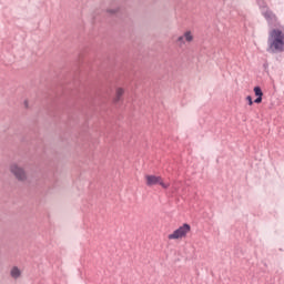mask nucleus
Returning a JSON list of instances; mask_svg holds the SVG:
<instances>
[{
    "label": "nucleus",
    "mask_w": 284,
    "mask_h": 284,
    "mask_svg": "<svg viewBox=\"0 0 284 284\" xmlns=\"http://www.w3.org/2000/svg\"><path fill=\"white\" fill-rule=\"evenodd\" d=\"M146 185L149 187H152V185H161L163 190H168V187H170V184L164 183L163 179L156 175H146Z\"/></svg>",
    "instance_id": "4"
},
{
    "label": "nucleus",
    "mask_w": 284,
    "mask_h": 284,
    "mask_svg": "<svg viewBox=\"0 0 284 284\" xmlns=\"http://www.w3.org/2000/svg\"><path fill=\"white\" fill-rule=\"evenodd\" d=\"M184 39H185V38H184L183 36H181V37L178 38V41L183 42Z\"/></svg>",
    "instance_id": "13"
},
{
    "label": "nucleus",
    "mask_w": 284,
    "mask_h": 284,
    "mask_svg": "<svg viewBox=\"0 0 284 284\" xmlns=\"http://www.w3.org/2000/svg\"><path fill=\"white\" fill-rule=\"evenodd\" d=\"M247 105H254V100L252 99V95L246 97Z\"/></svg>",
    "instance_id": "12"
},
{
    "label": "nucleus",
    "mask_w": 284,
    "mask_h": 284,
    "mask_svg": "<svg viewBox=\"0 0 284 284\" xmlns=\"http://www.w3.org/2000/svg\"><path fill=\"white\" fill-rule=\"evenodd\" d=\"M19 276H21V271L19 270V267L14 266L11 270V277L12 278H19Z\"/></svg>",
    "instance_id": "7"
},
{
    "label": "nucleus",
    "mask_w": 284,
    "mask_h": 284,
    "mask_svg": "<svg viewBox=\"0 0 284 284\" xmlns=\"http://www.w3.org/2000/svg\"><path fill=\"white\" fill-rule=\"evenodd\" d=\"M10 170L18 181H26L27 179L26 171L21 166L17 164H12Z\"/></svg>",
    "instance_id": "5"
},
{
    "label": "nucleus",
    "mask_w": 284,
    "mask_h": 284,
    "mask_svg": "<svg viewBox=\"0 0 284 284\" xmlns=\"http://www.w3.org/2000/svg\"><path fill=\"white\" fill-rule=\"evenodd\" d=\"M268 54H281L284 52V32L275 28L268 32L267 48Z\"/></svg>",
    "instance_id": "1"
},
{
    "label": "nucleus",
    "mask_w": 284,
    "mask_h": 284,
    "mask_svg": "<svg viewBox=\"0 0 284 284\" xmlns=\"http://www.w3.org/2000/svg\"><path fill=\"white\" fill-rule=\"evenodd\" d=\"M254 94L256 97V99L254 100V103H263V89H261V87L256 85L253 89Z\"/></svg>",
    "instance_id": "6"
},
{
    "label": "nucleus",
    "mask_w": 284,
    "mask_h": 284,
    "mask_svg": "<svg viewBox=\"0 0 284 284\" xmlns=\"http://www.w3.org/2000/svg\"><path fill=\"white\" fill-rule=\"evenodd\" d=\"M123 89L122 88H119L118 90H116V99H115V101H121V98L123 97Z\"/></svg>",
    "instance_id": "11"
},
{
    "label": "nucleus",
    "mask_w": 284,
    "mask_h": 284,
    "mask_svg": "<svg viewBox=\"0 0 284 284\" xmlns=\"http://www.w3.org/2000/svg\"><path fill=\"white\" fill-rule=\"evenodd\" d=\"M184 39H185V41H187L190 43V41H193L194 37H192V32L191 31H186L184 33Z\"/></svg>",
    "instance_id": "10"
},
{
    "label": "nucleus",
    "mask_w": 284,
    "mask_h": 284,
    "mask_svg": "<svg viewBox=\"0 0 284 284\" xmlns=\"http://www.w3.org/2000/svg\"><path fill=\"white\" fill-rule=\"evenodd\" d=\"M192 230V226L187 223H184L183 226L176 229L173 233L169 234L170 241H176L179 239H183V236H187V232Z\"/></svg>",
    "instance_id": "2"
},
{
    "label": "nucleus",
    "mask_w": 284,
    "mask_h": 284,
    "mask_svg": "<svg viewBox=\"0 0 284 284\" xmlns=\"http://www.w3.org/2000/svg\"><path fill=\"white\" fill-rule=\"evenodd\" d=\"M24 105H26V108H28V100L24 101Z\"/></svg>",
    "instance_id": "14"
},
{
    "label": "nucleus",
    "mask_w": 284,
    "mask_h": 284,
    "mask_svg": "<svg viewBox=\"0 0 284 284\" xmlns=\"http://www.w3.org/2000/svg\"><path fill=\"white\" fill-rule=\"evenodd\" d=\"M262 17L266 19L268 28H274L278 21L276 13L272 9L262 10Z\"/></svg>",
    "instance_id": "3"
},
{
    "label": "nucleus",
    "mask_w": 284,
    "mask_h": 284,
    "mask_svg": "<svg viewBox=\"0 0 284 284\" xmlns=\"http://www.w3.org/2000/svg\"><path fill=\"white\" fill-rule=\"evenodd\" d=\"M256 3L258 6L260 10L270 9V7H267V2H265V0H256Z\"/></svg>",
    "instance_id": "8"
},
{
    "label": "nucleus",
    "mask_w": 284,
    "mask_h": 284,
    "mask_svg": "<svg viewBox=\"0 0 284 284\" xmlns=\"http://www.w3.org/2000/svg\"><path fill=\"white\" fill-rule=\"evenodd\" d=\"M108 14H110V17H119V12H121V9H109L106 10Z\"/></svg>",
    "instance_id": "9"
}]
</instances>
